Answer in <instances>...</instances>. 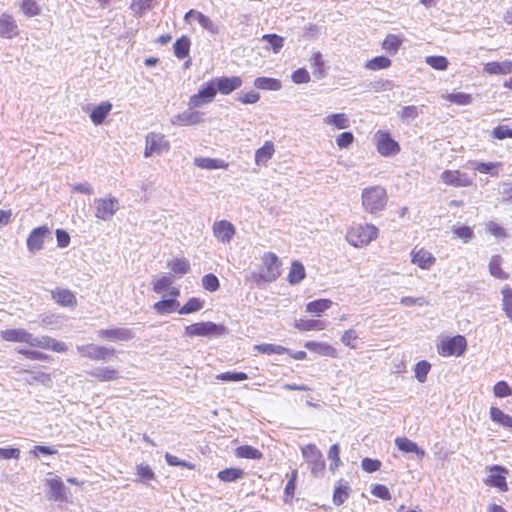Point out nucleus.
<instances>
[{
	"mask_svg": "<svg viewBox=\"0 0 512 512\" xmlns=\"http://www.w3.org/2000/svg\"><path fill=\"white\" fill-rule=\"evenodd\" d=\"M254 350L266 355H282L285 354L286 352H289V349L284 346L269 343L255 345Z\"/></svg>",
	"mask_w": 512,
	"mask_h": 512,
	"instance_id": "obj_42",
	"label": "nucleus"
},
{
	"mask_svg": "<svg viewBox=\"0 0 512 512\" xmlns=\"http://www.w3.org/2000/svg\"><path fill=\"white\" fill-rule=\"evenodd\" d=\"M264 267L260 271V278L266 282H272L280 275L279 260L276 254L268 252L263 257Z\"/></svg>",
	"mask_w": 512,
	"mask_h": 512,
	"instance_id": "obj_11",
	"label": "nucleus"
},
{
	"mask_svg": "<svg viewBox=\"0 0 512 512\" xmlns=\"http://www.w3.org/2000/svg\"><path fill=\"white\" fill-rule=\"evenodd\" d=\"M156 0H132L131 9L139 15L144 14L147 10L152 9Z\"/></svg>",
	"mask_w": 512,
	"mask_h": 512,
	"instance_id": "obj_59",
	"label": "nucleus"
},
{
	"mask_svg": "<svg viewBox=\"0 0 512 512\" xmlns=\"http://www.w3.org/2000/svg\"><path fill=\"white\" fill-rule=\"evenodd\" d=\"M447 99L457 105H469L472 103V96L464 92L451 93Z\"/></svg>",
	"mask_w": 512,
	"mask_h": 512,
	"instance_id": "obj_63",
	"label": "nucleus"
},
{
	"mask_svg": "<svg viewBox=\"0 0 512 512\" xmlns=\"http://www.w3.org/2000/svg\"><path fill=\"white\" fill-rule=\"evenodd\" d=\"M112 109L109 101H103L97 105L90 113V119L95 125H101Z\"/></svg>",
	"mask_w": 512,
	"mask_h": 512,
	"instance_id": "obj_24",
	"label": "nucleus"
},
{
	"mask_svg": "<svg viewBox=\"0 0 512 512\" xmlns=\"http://www.w3.org/2000/svg\"><path fill=\"white\" fill-rule=\"evenodd\" d=\"M325 327V323L320 320L300 319L295 322V328L300 331L323 330Z\"/></svg>",
	"mask_w": 512,
	"mask_h": 512,
	"instance_id": "obj_40",
	"label": "nucleus"
},
{
	"mask_svg": "<svg viewBox=\"0 0 512 512\" xmlns=\"http://www.w3.org/2000/svg\"><path fill=\"white\" fill-rule=\"evenodd\" d=\"M262 40L270 45L274 53H278L284 45V38L277 34H265Z\"/></svg>",
	"mask_w": 512,
	"mask_h": 512,
	"instance_id": "obj_53",
	"label": "nucleus"
},
{
	"mask_svg": "<svg viewBox=\"0 0 512 512\" xmlns=\"http://www.w3.org/2000/svg\"><path fill=\"white\" fill-rule=\"evenodd\" d=\"M179 307V302L175 298L162 299L156 302L153 306L158 314H169Z\"/></svg>",
	"mask_w": 512,
	"mask_h": 512,
	"instance_id": "obj_36",
	"label": "nucleus"
},
{
	"mask_svg": "<svg viewBox=\"0 0 512 512\" xmlns=\"http://www.w3.org/2000/svg\"><path fill=\"white\" fill-rule=\"evenodd\" d=\"M377 150L383 156L394 155L399 152V144L387 132L377 133Z\"/></svg>",
	"mask_w": 512,
	"mask_h": 512,
	"instance_id": "obj_17",
	"label": "nucleus"
},
{
	"mask_svg": "<svg viewBox=\"0 0 512 512\" xmlns=\"http://www.w3.org/2000/svg\"><path fill=\"white\" fill-rule=\"evenodd\" d=\"M302 455L305 461L309 464L311 472L314 475H318L325 470V461L321 451L315 444H308L301 448Z\"/></svg>",
	"mask_w": 512,
	"mask_h": 512,
	"instance_id": "obj_8",
	"label": "nucleus"
},
{
	"mask_svg": "<svg viewBox=\"0 0 512 512\" xmlns=\"http://www.w3.org/2000/svg\"><path fill=\"white\" fill-rule=\"evenodd\" d=\"M484 71L488 74H510L512 73V61L489 62L485 65Z\"/></svg>",
	"mask_w": 512,
	"mask_h": 512,
	"instance_id": "obj_31",
	"label": "nucleus"
},
{
	"mask_svg": "<svg viewBox=\"0 0 512 512\" xmlns=\"http://www.w3.org/2000/svg\"><path fill=\"white\" fill-rule=\"evenodd\" d=\"M402 42L403 39L400 36L389 34L384 39L382 48L390 54H395L399 50Z\"/></svg>",
	"mask_w": 512,
	"mask_h": 512,
	"instance_id": "obj_44",
	"label": "nucleus"
},
{
	"mask_svg": "<svg viewBox=\"0 0 512 512\" xmlns=\"http://www.w3.org/2000/svg\"><path fill=\"white\" fill-rule=\"evenodd\" d=\"M50 233L47 226H39L31 231L27 238V248L31 253H35L43 248L44 239Z\"/></svg>",
	"mask_w": 512,
	"mask_h": 512,
	"instance_id": "obj_18",
	"label": "nucleus"
},
{
	"mask_svg": "<svg viewBox=\"0 0 512 512\" xmlns=\"http://www.w3.org/2000/svg\"><path fill=\"white\" fill-rule=\"evenodd\" d=\"M412 263L416 264L421 269H430L436 262V258L428 250L421 248L413 250L411 253Z\"/></svg>",
	"mask_w": 512,
	"mask_h": 512,
	"instance_id": "obj_21",
	"label": "nucleus"
},
{
	"mask_svg": "<svg viewBox=\"0 0 512 512\" xmlns=\"http://www.w3.org/2000/svg\"><path fill=\"white\" fill-rule=\"evenodd\" d=\"M328 458L331 460L330 470L335 471L341 465L340 448L338 444H333L328 451Z\"/></svg>",
	"mask_w": 512,
	"mask_h": 512,
	"instance_id": "obj_62",
	"label": "nucleus"
},
{
	"mask_svg": "<svg viewBox=\"0 0 512 512\" xmlns=\"http://www.w3.org/2000/svg\"><path fill=\"white\" fill-rule=\"evenodd\" d=\"M226 332L223 325L214 322H198L185 327L186 336H222Z\"/></svg>",
	"mask_w": 512,
	"mask_h": 512,
	"instance_id": "obj_5",
	"label": "nucleus"
},
{
	"mask_svg": "<svg viewBox=\"0 0 512 512\" xmlns=\"http://www.w3.org/2000/svg\"><path fill=\"white\" fill-rule=\"evenodd\" d=\"M502 310L506 317L512 322V288L505 285L502 290Z\"/></svg>",
	"mask_w": 512,
	"mask_h": 512,
	"instance_id": "obj_39",
	"label": "nucleus"
},
{
	"mask_svg": "<svg viewBox=\"0 0 512 512\" xmlns=\"http://www.w3.org/2000/svg\"><path fill=\"white\" fill-rule=\"evenodd\" d=\"M387 204V193L381 186H372L362 191V205L366 212L377 214Z\"/></svg>",
	"mask_w": 512,
	"mask_h": 512,
	"instance_id": "obj_1",
	"label": "nucleus"
},
{
	"mask_svg": "<svg viewBox=\"0 0 512 512\" xmlns=\"http://www.w3.org/2000/svg\"><path fill=\"white\" fill-rule=\"evenodd\" d=\"M89 374L99 381H113L119 378L118 371L111 367H97L90 371Z\"/></svg>",
	"mask_w": 512,
	"mask_h": 512,
	"instance_id": "obj_30",
	"label": "nucleus"
},
{
	"mask_svg": "<svg viewBox=\"0 0 512 512\" xmlns=\"http://www.w3.org/2000/svg\"><path fill=\"white\" fill-rule=\"evenodd\" d=\"M274 153V146L272 142H265V144L256 150L255 152V162L259 164L266 163L269 159H271Z\"/></svg>",
	"mask_w": 512,
	"mask_h": 512,
	"instance_id": "obj_41",
	"label": "nucleus"
},
{
	"mask_svg": "<svg viewBox=\"0 0 512 512\" xmlns=\"http://www.w3.org/2000/svg\"><path fill=\"white\" fill-rule=\"evenodd\" d=\"M443 183L453 187H467L471 185V180L466 173L458 170H445L440 176Z\"/></svg>",
	"mask_w": 512,
	"mask_h": 512,
	"instance_id": "obj_14",
	"label": "nucleus"
},
{
	"mask_svg": "<svg viewBox=\"0 0 512 512\" xmlns=\"http://www.w3.org/2000/svg\"><path fill=\"white\" fill-rule=\"evenodd\" d=\"M312 73L317 79H322L326 76L324 69V62L320 52H314L310 58Z\"/></svg>",
	"mask_w": 512,
	"mask_h": 512,
	"instance_id": "obj_37",
	"label": "nucleus"
},
{
	"mask_svg": "<svg viewBox=\"0 0 512 512\" xmlns=\"http://www.w3.org/2000/svg\"><path fill=\"white\" fill-rule=\"evenodd\" d=\"M196 21L199 23V25L210 32L211 34L215 35L219 33V27L217 24H215L209 17L201 14H196Z\"/></svg>",
	"mask_w": 512,
	"mask_h": 512,
	"instance_id": "obj_52",
	"label": "nucleus"
},
{
	"mask_svg": "<svg viewBox=\"0 0 512 512\" xmlns=\"http://www.w3.org/2000/svg\"><path fill=\"white\" fill-rule=\"evenodd\" d=\"M466 348L467 341L466 338L462 335L447 337L441 340V342L437 345L438 353L444 357H459L464 354Z\"/></svg>",
	"mask_w": 512,
	"mask_h": 512,
	"instance_id": "obj_3",
	"label": "nucleus"
},
{
	"mask_svg": "<svg viewBox=\"0 0 512 512\" xmlns=\"http://www.w3.org/2000/svg\"><path fill=\"white\" fill-rule=\"evenodd\" d=\"M203 305L204 301L199 298L192 297L178 310V313L182 315L191 314L201 310Z\"/></svg>",
	"mask_w": 512,
	"mask_h": 512,
	"instance_id": "obj_48",
	"label": "nucleus"
},
{
	"mask_svg": "<svg viewBox=\"0 0 512 512\" xmlns=\"http://www.w3.org/2000/svg\"><path fill=\"white\" fill-rule=\"evenodd\" d=\"M174 54L178 59H183L189 54L190 50V39L186 36H182L177 39L173 45Z\"/></svg>",
	"mask_w": 512,
	"mask_h": 512,
	"instance_id": "obj_43",
	"label": "nucleus"
},
{
	"mask_svg": "<svg viewBox=\"0 0 512 512\" xmlns=\"http://www.w3.org/2000/svg\"><path fill=\"white\" fill-rule=\"evenodd\" d=\"M173 283V277L171 275H162L160 277H153V291L155 293H161L170 288Z\"/></svg>",
	"mask_w": 512,
	"mask_h": 512,
	"instance_id": "obj_49",
	"label": "nucleus"
},
{
	"mask_svg": "<svg viewBox=\"0 0 512 512\" xmlns=\"http://www.w3.org/2000/svg\"><path fill=\"white\" fill-rule=\"evenodd\" d=\"M297 477H298V471L296 469H294L291 472L290 478H289V480L285 486V489H284L283 500L285 503L290 502L294 498L295 491H296Z\"/></svg>",
	"mask_w": 512,
	"mask_h": 512,
	"instance_id": "obj_46",
	"label": "nucleus"
},
{
	"mask_svg": "<svg viewBox=\"0 0 512 512\" xmlns=\"http://www.w3.org/2000/svg\"><path fill=\"white\" fill-rule=\"evenodd\" d=\"M234 455L238 459H252V460H260L263 457V453L251 446V445H241L234 449Z\"/></svg>",
	"mask_w": 512,
	"mask_h": 512,
	"instance_id": "obj_25",
	"label": "nucleus"
},
{
	"mask_svg": "<svg viewBox=\"0 0 512 512\" xmlns=\"http://www.w3.org/2000/svg\"><path fill=\"white\" fill-rule=\"evenodd\" d=\"M168 266L175 274H186L189 271V262L184 258H176L168 263Z\"/></svg>",
	"mask_w": 512,
	"mask_h": 512,
	"instance_id": "obj_55",
	"label": "nucleus"
},
{
	"mask_svg": "<svg viewBox=\"0 0 512 512\" xmlns=\"http://www.w3.org/2000/svg\"><path fill=\"white\" fill-rule=\"evenodd\" d=\"M212 230L214 237L223 244L229 243L235 235L233 224L227 220L214 222Z\"/></svg>",
	"mask_w": 512,
	"mask_h": 512,
	"instance_id": "obj_15",
	"label": "nucleus"
},
{
	"mask_svg": "<svg viewBox=\"0 0 512 512\" xmlns=\"http://www.w3.org/2000/svg\"><path fill=\"white\" fill-rule=\"evenodd\" d=\"M502 262L503 259L500 255H493L489 262V272L497 279L506 280L509 274L501 268Z\"/></svg>",
	"mask_w": 512,
	"mask_h": 512,
	"instance_id": "obj_33",
	"label": "nucleus"
},
{
	"mask_svg": "<svg viewBox=\"0 0 512 512\" xmlns=\"http://www.w3.org/2000/svg\"><path fill=\"white\" fill-rule=\"evenodd\" d=\"M97 334L100 339L111 342H127L135 337V333L132 329L123 327L101 329Z\"/></svg>",
	"mask_w": 512,
	"mask_h": 512,
	"instance_id": "obj_12",
	"label": "nucleus"
},
{
	"mask_svg": "<svg viewBox=\"0 0 512 512\" xmlns=\"http://www.w3.org/2000/svg\"><path fill=\"white\" fill-rule=\"evenodd\" d=\"M391 66V60L386 56H377L367 61L365 68L369 70H381Z\"/></svg>",
	"mask_w": 512,
	"mask_h": 512,
	"instance_id": "obj_50",
	"label": "nucleus"
},
{
	"mask_svg": "<svg viewBox=\"0 0 512 512\" xmlns=\"http://www.w3.org/2000/svg\"><path fill=\"white\" fill-rule=\"evenodd\" d=\"M95 217L102 221H110L120 208L116 197L108 196L94 199Z\"/></svg>",
	"mask_w": 512,
	"mask_h": 512,
	"instance_id": "obj_4",
	"label": "nucleus"
},
{
	"mask_svg": "<svg viewBox=\"0 0 512 512\" xmlns=\"http://www.w3.org/2000/svg\"><path fill=\"white\" fill-rule=\"evenodd\" d=\"M28 345L32 347H37L41 349H48L54 352H66L67 345L64 342L58 341L49 336H40L35 337L30 333V339L28 341Z\"/></svg>",
	"mask_w": 512,
	"mask_h": 512,
	"instance_id": "obj_13",
	"label": "nucleus"
},
{
	"mask_svg": "<svg viewBox=\"0 0 512 512\" xmlns=\"http://www.w3.org/2000/svg\"><path fill=\"white\" fill-rule=\"evenodd\" d=\"M47 484L55 500H62L65 497V487L60 478L50 479Z\"/></svg>",
	"mask_w": 512,
	"mask_h": 512,
	"instance_id": "obj_47",
	"label": "nucleus"
},
{
	"mask_svg": "<svg viewBox=\"0 0 512 512\" xmlns=\"http://www.w3.org/2000/svg\"><path fill=\"white\" fill-rule=\"evenodd\" d=\"M452 231L454 235L462 239L464 243H468L474 237V231L469 226H453Z\"/></svg>",
	"mask_w": 512,
	"mask_h": 512,
	"instance_id": "obj_54",
	"label": "nucleus"
},
{
	"mask_svg": "<svg viewBox=\"0 0 512 512\" xmlns=\"http://www.w3.org/2000/svg\"><path fill=\"white\" fill-rule=\"evenodd\" d=\"M1 337L9 342H17V343H26L28 344V341L30 339V333L27 332L25 329L18 328V329H7L4 331H1Z\"/></svg>",
	"mask_w": 512,
	"mask_h": 512,
	"instance_id": "obj_22",
	"label": "nucleus"
},
{
	"mask_svg": "<svg viewBox=\"0 0 512 512\" xmlns=\"http://www.w3.org/2000/svg\"><path fill=\"white\" fill-rule=\"evenodd\" d=\"M218 380L225 382H239L248 379V375L244 372H224L217 376Z\"/></svg>",
	"mask_w": 512,
	"mask_h": 512,
	"instance_id": "obj_61",
	"label": "nucleus"
},
{
	"mask_svg": "<svg viewBox=\"0 0 512 512\" xmlns=\"http://www.w3.org/2000/svg\"><path fill=\"white\" fill-rule=\"evenodd\" d=\"M305 268L299 261H294L288 274V281L290 284L295 285L300 283L305 278Z\"/></svg>",
	"mask_w": 512,
	"mask_h": 512,
	"instance_id": "obj_35",
	"label": "nucleus"
},
{
	"mask_svg": "<svg viewBox=\"0 0 512 512\" xmlns=\"http://www.w3.org/2000/svg\"><path fill=\"white\" fill-rule=\"evenodd\" d=\"M304 347L311 352L317 353L322 356L335 357L336 350L331 345L316 341H307Z\"/></svg>",
	"mask_w": 512,
	"mask_h": 512,
	"instance_id": "obj_27",
	"label": "nucleus"
},
{
	"mask_svg": "<svg viewBox=\"0 0 512 512\" xmlns=\"http://www.w3.org/2000/svg\"><path fill=\"white\" fill-rule=\"evenodd\" d=\"M357 340H358V334H357L356 330H354V329H349V330L345 331L341 337L342 344L351 349H357V347H358Z\"/></svg>",
	"mask_w": 512,
	"mask_h": 512,
	"instance_id": "obj_60",
	"label": "nucleus"
},
{
	"mask_svg": "<svg viewBox=\"0 0 512 512\" xmlns=\"http://www.w3.org/2000/svg\"><path fill=\"white\" fill-rule=\"evenodd\" d=\"M169 150V142L161 133L150 132L146 136V146L144 156L146 158L153 154L161 155L163 152Z\"/></svg>",
	"mask_w": 512,
	"mask_h": 512,
	"instance_id": "obj_9",
	"label": "nucleus"
},
{
	"mask_svg": "<svg viewBox=\"0 0 512 512\" xmlns=\"http://www.w3.org/2000/svg\"><path fill=\"white\" fill-rule=\"evenodd\" d=\"M425 62L435 70L443 71L448 67V60L444 56H427Z\"/></svg>",
	"mask_w": 512,
	"mask_h": 512,
	"instance_id": "obj_56",
	"label": "nucleus"
},
{
	"mask_svg": "<svg viewBox=\"0 0 512 512\" xmlns=\"http://www.w3.org/2000/svg\"><path fill=\"white\" fill-rule=\"evenodd\" d=\"M487 478L484 483L488 487L497 488L500 492L508 491L507 476L509 471L500 465H493L486 468Z\"/></svg>",
	"mask_w": 512,
	"mask_h": 512,
	"instance_id": "obj_6",
	"label": "nucleus"
},
{
	"mask_svg": "<svg viewBox=\"0 0 512 512\" xmlns=\"http://www.w3.org/2000/svg\"><path fill=\"white\" fill-rule=\"evenodd\" d=\"M194 164L202 169L214 170L225 167V163L222 160L212 158H195Z\"/></svg>",
	"mask_w": 512,
	"mask_h": 512,
	"instance_id": "obj_45",
	"label": "nucleus"
},
{
	"mask_svg": "<svg viewBox=\"0 0 512 512\" xmlns=\"http://www.w3.org/2000/svg\"><path fill=\"white\" fill-rule=\"evenodd\" d=\"M77 351L83 357H88L92 360H98V361L99 360L106 361V360L110 359L112 356H114V353H115L114 348H108V347L98 346V345H94V344L77 346Z\"/></svg>",
	"mask_w": 512,
	"mask_h": 512,
	"instance_id": "obj_10",
	"label": "nucleus"
},
{
	"mask_svg": "<svg viewBox=\"0 0 512 512\" xmlns=\"http://www.w3.org/2000/svg\"><path fill=\"white\" fill-rule=\"evenodd\" d=\"M430 368H431V365L429 362H427L425 360L419 361L415 365V369H414L416 379L421 383L425 382L426 378H427V374L430 371Z\"/></svg>",
	"mask_w": 512,
	"mask_h": 512,
	"instance_id": "obj_57",
	"label": "nucleus"
},
{
	"mask_svg": "<svg viewBox=\"0 0 512 512\" xmlns=\"http://www.w3.org/2000/svg\"><path fill=\"white\" fill-rule=\"evenodd\" d=\"M492 135L498 140H504L506 138H512V126L510 125H498L493 131Z\"/></svg>",
	"mask_w": 512,
	"mask_h": 512,
	"instance_id": "obj_64",
	"label": "nucleus"
},
{
	"mask_svg": "<svg viewBox=\"0 0 512 512\" xmlns=\"http://www.w3.org/2000/svg\"><path fill=\"white\" fill-rule=\"evenodd\" d=\"M377 234L378 229L372 224H356L347 231L346 239L354 247H362L374 240Z\"/></svg>",
	"mask_w": 512,
	"mask_h": 512,
	"instance_id": "obj_2",
	"label": "nucleus"
},
{
	"mask_svg": "<svg viewBox=\"0 0 512 512\" xmlns=\"http://www.w3.org/2000/svg\"><path fill=\"white\" fill-rule=\"evenodd\" d=\"M204 113L200 111H193L188 107L187 110L175 115L171 119V123L177 126H192L197 125L203 121Z\"/></svg>",
	"mask_w": 512,
	"mask_h": 512,
	"instance_id": "obj_16",
	"label": "nucleus"
},
{
	"mask_svg": "<svg viewBox=\"0 0 512 512\" xmlns=\"http://www.w3.org/2000/svg\"><path fill=\"white\" fill-rule=\"evenodd\" d=\"M215 87L223 95H229L242 86V78L239 76L218 77L214 80Z\"/></svg>",
	"mask_w": 512,
	"mask_h": 512,
	"instance_id": "obj_20",
	"label": "nucleus"
},
{
	"mask_svg": "<svg viewBox=\"0 0 512 512\" xmlns=\"http://www.w3.org/2000/svg\"><path fill=\"white\" fill-rule=\"evenodd\" d=\"M245 475V472L241 468L230 467L225 468L217 473V478L224 483L235 482L239 479H242Z\"/></svg>",
	"mask_w": 512,
	"mask_h": 512,
	"instance_id": "obj_29",
	"label": "nucleus"
},
{
	"mask_svg": "<svg viewBox=\"0 0 512 512\" xmlns=\"http://www.w3.org/2000/svg\"><path fill=\"white\" fill-rule=\"evenodd\" d=\"M19 34V28L14 17L8 13L0 15V37L12 39Z\"/></svg>",
	"mask_w": 512,
	"mask_h": 512,
	"instance_id": "obj_19",
	"label": "nucleus"
},
{
	"mask_svg": "<svg viewBox=\"0 0 512 512\" xmlns=\"http://www.w3.org/2000/svg\"><path fill=\"white\" fill-rule=\"evenodd\" d=\"M136 474L142 482H149L155 479L154 471L146 464L137 465Z\"/></svg>",
	"mask_w": 512,
	"mask_h": 512,
	"instance_id": "obj_58",
	"label": "nucleus"
},
{
	"mask_svg": "<svg viewBox=\"0 0 512 512\" xmlns=\"http://www.w3.org/2000/svg\"><path fill=\"white\" fill-rule=\"evenodd\" d=\"M395 444L399 450L404 453H415L420 458H423L425 451L418 447V445L406 437H398L395 439Z\"/></svg>",
	"mask_w": 512,
	"mask_h": 512,
	"instance_id": "obj_26",
	"label": "nucleus"
},
{
	"mask_svg": "<svg viewBox=\"0 0 512 512\" xmlns=\"http://www.w3.org/2000/svg\"><path fill=\"white\" fill-rule=\"evenodd\" d=\"M327 125H333L337 129H345L349 127V119L344 113H335L327 115L323 119Z\"/></svg>",
	"mask_w": 512,
	"mask_h": 512,
	"instance_id": "obj_38",
	"label": "nucleus"
},
{
	"mask_svg": "<svg viewBox=\"0 0 512 512\" xmlns=\"http://www.w3.org/2000/svg\"><path fill=\"white\" fill-rule=\"evenodd\" d=\"M332 304L330 299H317L306 304V311L312 315L321 316Z\"/></svg>",
	"mask_w": 512,
	"mask_h": 512,
	"instance_id": "obj_32",
	"label": "nucleus"
},
{
	"mask_svg": "<svg viewBox=\"0 0 512 512\" xmlns=\"http://www.w3.org/2000/svg\"><path fill=\"white\" fill-rule=\"evenodd\" d=\"M254 86L257 89L267 90V91H278L281 89L282 84L281 81L275 78L270 77H257L254 80Z\"/></svg>",
	"mask_w": 512,
	"mask_h": 512,
	"instance_id": "obj_34",
	"label": "nucleus"
},
{
	"mask_svg": "<svg viewBox=\"0 0 512 512\" xmlns=\"http://www.w3.org/2000/svg\"><path fill=\"white\" fill-rule=\"evenodd\" d=\"M418 115L419 109L414 105L404 106L401 111L398 112L400 119L407 124L415 120Z\"/></svg>",
	"mask_w": 512,
	"mask_h": 512,
	"instance_id": "obj_51",
	"label": "nucleus"
},
{
	"mask_svg": "<svg viewBox=\"0 0 512 512\" xmlns=\"http://www.w3.org/2000/svg\"><path fill=\"white\" fill-rule=\"evenodd\" d=\"M52 298L63 307H74L76 305V297L68 289H56L52 291Z\"/></svg>",
	"mask_w": 512,
	"mask_h": 512,
	"instance_id": "obj_23",
	"label": "nucleus"
},
{
	"mask_svg": "<svg viewBox=\"0 0 512 512\" xmlns=\"http://www.w3.org/2000/svg\"><path fill=\"white\" fill-rule=\"evenodd\" d=\"M217 94L214 81L204 83L198 93L192 95L189 99L188 106L190 109L202 107L211 103Z\"/></svg>",
	"mask_w": 512,
	"mask_h": 512,
	"instance_id": "obj_7",
	"label": "nucleus"
},
{
	"mask_svg": "<svg viewBox=\"0 0 512 512\" xmlns=\"http://www.w3.org/2000/svg\"><path fill=\"white\" fill-rule=\"evenodd\" d=\"M350 487L346 481L340 479L333 491V503L337 506L342 505L349 497Z\"/></svg>",
	"mask_w": 512,
	"mask_h": 512,
	"instance_id": "obj_28",
	"label": "nucleus"
}]
</instances>
